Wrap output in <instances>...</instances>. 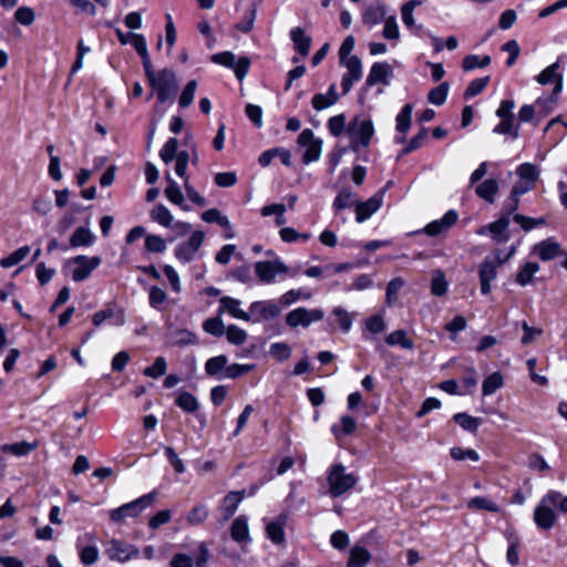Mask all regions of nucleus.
<instances>
[{
    "label": "nucleus",
    "mask_w": 567,
    "mask_h": 567,
    "mask_svg": "<svg viewBox=\"0 0 567 567\" xmlns=\"http://www.w3.org/2000/svg\"><path fill=\"white\" fill-rule=\"evenodd\" d=\"M172 343L174 346H187L197 343V337L195 333L187 329H178L174 331L171 336Z\"/></svg>",
    "instance_id": "nucleus-43"
},
{
    "label": "nucleus",
    "mask_w": 567,
    "mask_h": 567,
    "mask_svg": "<svg viewBox=\"0 0 567 567\" xmlns=\"http://www.w3.org/2000/svg\"><path fill=\"white\" fill-rule=\"evenodd\" d=\"M166 300H167V295L162 288H159L157 286H152L150 288L148 302L153 309L161 310L163 308V305L166 302Z\"/></svg>",
    "instance_id": "nucleus-50"
},
{
    "label": "nucleus",
    "mask_w": 567,
    "mask_h": 567,
    "mask_svg": "<svg viewBox=\"0 0 567 567\" xmlns=\"http://www.w3.org/2000/svg\"><path fill=\"white\" fill-rule=\"evenodd\" d=\"M539 271V265L536 262H526L524 264L517 272L516 282L525 287L533 281V277L536 272Z\"/></svg>",
    "instance_id": "nucleus-34"
},
{
    "label": "nucleus",
    "mask_w": 567,
    "mask_h": 567,
    "mask_svg": "<svg viewBox=\"0 0 567 567\" xmlns=\"http://www.w3.org/2000/svg\"><path fill=\"white\" fill-rule=\"evenodd\" d=\"M509 219L508 216H499V218L488 225L482 226L476 230V234L480 236H484L487 233L491 235V238L496 244H503L509 240Z\"/></svg>",
    "instance_id": "nucleus-14"
},
{
    "label": "nucleus",
    "mask_w": 567,
    "mask_h": 567,
    "mask_svg": "<svg viewBox=\"0 0 567 567\" xmlns=\"http://www.w3.org/2000/svg\"><path fill=\"white\" fill-rule=\"evenodd\" d=\"M555 508L567 514V495L549 489L534 509V522L538 528L549 530L555 526L558 518Z\"/></svg>",
    "instance_id": "nucleus-1"
},
{
    "label": "nucleus",
    "mask_w": 567,
    "mask_h": 567,
    "mask_svg": "<svg viewBox=\"0 0 567 567\" xmlns=\"http://www.w3.org/2000/svg\"><path fill=\"white\" fill-rule=\"evenodd\" d=\"M131 44L134 47L136 52L142 58L144 70L150 69V65H152V61L148 54L147 43L144 35L135 33L134 35H132Z\"/></svg>",
    "instance_id": "nucleus-33"
},
{
    "label": "nucleus",
    "mask_w": 567,
    "mask_h": 567,
    "mask_svg": "<svg viewBox=\"0 0 567 567\" xmlns=\"http://www.w3.org/2000/svg\"><path fill=\"white\" fill-rule=\"evenodd\" d=\"M104 553L110 560L126 563L140 556V549L122 539L112 538L104 544Z\"/></svg>",
    "instance_id": "nucleus-8"
},
{
    "label": "nucleus",
    "mask_w": 567,
    "mask_h": 567,
    "mask_svg": "<svg viewBox=\"0 0 567 567\" xmlns=\"http://www.w3.org/2000/svg\"><path fill=\"white\" fill-rule=\"evenodd\" d=\"M385 341L389 346H400L406 350H411L414 347L413 341L408 338L406 332L404 330H396L391 332L385 338Z\"/></svg>",
    "instance_id": "nucleus-39"
},
{
    "label": "nucleus",
    "mask_w": 567,
    "mask_h": 567,
    "mask_svg": "<svg viewBox=\"0 0 567 567\" xmlns=\"http://www.w3.org/2000/svg\"><path fill=\"white\" fill-rule=\"evenodd\" d=\"M78 550H79L80 559H81L82 564H84V565H87V566L93 565L99 559V556H100L99 549L94 545H90V546L78 545Z\"/></svg>",
    "instance_id": "nucleus-55"
},
{
    "label": "nucleus",
    "mask_w": 567,
    "mask_h": 567,
    "mask_svg": "<svg viewBox=\"0 0 567 567\" xmlns=\"http://www.w3.org/2000/svg\"><path fill=\"white\" fill-rule=\"evenodd\" d=\"M167 362L164 357H157L153 363V365L144 369L143 373L146 377L157 379L166 373Z\"/></svg>",
    "instance_id": "nucleus-57"
},
{
    "label": "nucleus",
    "mask_w": 567,
    "mask_h": 567,
    "mask_svg": "<svg viewBox=\"0 0 567 567\" xmlns=\"http://www.w3.org/2000/svg\"><path fill=\"white\" fill-rule=\"evenodd\" d=\"M489 63H491L489 55H484V56L480 58L476 54H470L463 59L462 66L465 71H472L476 68H485V66L489 65Z\"/></svg>",
    "instance_id": "nucleus-49"
},
{
    "label": "nucleus",
    "mask_w": 567,
    "mask_h": 567,
    "mask_svg": "<svg viewBox=\"0 0 567 567\" xmlns=\"http://www.w3.org/2000/svg\"><path fill=\"white\" fill-rule=\"evenodd\" d=\"M166 181L167 186L164 190L166 198L172 204L179 206L183 210H189L190 208L185 205V198L179 185L172 178L169 173H166Z\"/></svg>",
    "instance_id": "nucleus-25"
},
{
    "label": "nucleus",
    "mask_w": 567,
    "mask_h": 567,
    "mask_svg": "<svg viewBox=\"0 0 567 567\" xmlns=\"http://www.w3.org/2000/svg\"><path fill=\"white\" fill-rule=\"evenodd\" d=\"M382 35L388 40H399L400 30L394 16H391L384 20Z\"/></svg>",
    "instance_id": "nucleus-64"
},
{
    "label": "nucleus",
    "mask_w": 567,
    "mask_h": 567,
    "mask_svg": "<svg viewBox=\"0 0 567 567\" xmlns=\"http://www.w3.org/2000/svg\"><path fill=\"white\" fill-rule=\"evenodd\" d=\"M228 359L225 354L216 355L208 359L205 363V371L209 375L218 377L223 374Z\"/></svg>",
    "instance_id": "nucleus-35"
},
{
    "label": "nucleus",
    "mask_w": 567,
    "mask_h": 567,
    "mask_svg": "<svg viewBox=\"0 0 567 567\" xmlns=\"http://www.w3.org/2000/svg\"><path fill=\"white\" fill-rule=\"evenodd\" d=\"M385 189L381 188L365 202L355 203V220L363 223L375 214L382 206Z\"/></svg>",
    "instance_id": "nucleus-15"
},
{
    "label": "nucleus",
    "mask_w": 567,
    "mask_h": 567,
    "mask_svg": "<svg viewBox=\"0 0 567 567\" xmlns=\"http://www.w3.org/2000/svg\"><path fill=\"white\" fill-rule=\"evenodd\" d=\"M357 430V422L350 415H342L338 423L332 424L331 432L336 439H340L344 435H351Z\"/></svg>",
    "instance_id": "nucleus-28"
},
{
    "label": "nucleus",
    "mask_w": 567,
    "mask_h": 567,
    "mask_svg": "<svg viewBox=\"0 0 567 567\" xmlns=\"http://www.w3.org/2000/svg\"><path fill=\"white\" fill-rule=\"evenodd\" d=\"M144 71L150 85L156 92L159 103H165L175 97L178 89V81L173 70L165 68L155 72L152 64L150 65V69H145Z\"/></svg>",
    "instance_id": "nucleus-3"
},
{
    "label": "nucleus",
    "mask_w": 567,
    "mask_h": 567,
    "mask_svg": "<svg viewBox=\"0 0 567 567\" xmlns=\"http://www.w3.org/2000/svg\"><path fill=\"white\" fill-rule=\"evenodd\" d=\"M503 383H504L503 375L499 372L492 373L483 382V385H482L483 395H492L499 388H502Z\"/></svg>",
    "instance_id": "nucleus-45"
},
{
    "label": "nucleus",
    "mask_w": 567,
    "mask_h": 567,
    "mask_svg": "<svg viewBox=\"0 0 567 567\" xmlns=\"http://www.w3.org/2000/svg\"><path fill=\"white\" fill-rule=\"evenodd\" d=\"M254 269L259 281L265 285L274 284L277 276L287 275L289 277H296L300 271V267L291 269L279 258L257 261L254 265Z\"/></svg>",
    "instance_id": "nucleus-5"
},
{
    "label": "nucleus",
    "mask_w": 567,
    "mask_h": 567,
    "mask_svg": "<svg viewBox=\"0 0 567 567\" xmlns=\"http://www.w3.org/2000/svg\"><path fill=\"white\" fill-rule=\"evenodd\" d=\"M355 203V194H353L350 190L343 189L336 196L332 206L334 210L339 212L350 207Z\"/></svg>",
    "instance_id": "nucleus-51"
},
{
    "label": "nucleus",
    "mask_w": 567,
    "mask_h": 567,
    "mask_svg": "<svg viewBox=\"0 0 567 567\" xmlns=\"http://www.w3.org/2000/svg\"><path fill=\"white\" fill-rule=\"evenodd\" d=\"M71 262L74 266L72 270V279L79 282L90 277L92 271L101 265V258L97 256L86 257L81 255L74 257Z\"/></svg>",
    "instance_id": "nucleus-17"
},
{
    "label": "nucleus",
    "mask_w": 567,
    "mask_h": 567,
    "mask_svg": "<svg viewBox=\"0 0 567 567\" xmlns=\"http://www.w3.org/2000/svg\"><path fill=\"white\" fill-rule=\"evenodd\" d=\"M290 38L295 44L296 50L302 56H307L310 51L311 39L305 34V31L301 28H293L290 31Z\"/></svg>",
    "instance_id": "nucleus-29"
},
{
    "label": "nucleus",
    "mask_w": 567,
    "mask_h": 567,
    "mask_svg": "<svg viewBox=\"0 0 567 567\" xmlns=\"http://www.w3.org/2000/svg\"><path fill=\"white\" fill-rule=\"evenodd\" d=\"M385 19V9L383 6L368 8L362 17L363 22L369 27H374Z\"/></svg>",
    "instance_id": "nucleus-36"
},
{
    "label": "nucleus",
    "mask_w": 567,
    "mask_h": 567,
    "mask_svg": "<svg viewBox=\"0 0 567 567\" xmlns=\"http://www.w3.org/2000/svg\"><path fill=\"white\" fill-rule=\"evenodd\" d=\"M517 174L522 179H524L525 183H530V185H534L538 177L537 167L530 163H524L519 165L517 168Z\"/></svg>",
    "instance_id": "nucleus-58"
},
{
    "label": "nucleus",
    "mask_w": 567,
    "mask_h": 567,
    "mask_svg": "<svg viewBox=\"0 0 567 567\" xmlns=\"http://www.w3.org/2000/svg\"><path fill=\"white\" fill-rule=\"evenodd\" d=\"M453 419L462 429L468 432H475L482 424V420L480 417H474L462 412L456 413Z\"/></svg>",
    "instance_id": "nucleus-40"
},
{
    "label": "nucleus",
    "mask_w": 567,
    "mask_h": 567,
    "mask_svg": "<svg viewBox=\"0 0 567 567\" xmlns=\"http://www.w3.org/2000/svg\"><path fill=\"white\" fill-rule=\"evenodd\" d=\"M457 219H458L457 212L454 209H450L444 214V216L442 218L429 223L424 227L423 231L427 236H432V237L441 235L443 233H446L449 229H451L456 224Z\"/></svg>",
    "instance_id": "nucleus-18"
},
{
    "label": "nucleus",
    "mask_w": 567,
    "mask_h": 567,
    "mask_svg": "<svg viewBox=\"0 0 567 567\" xmlns=\"http://www.w3.org/2000/svg\"><path fill=\"white\" fill-rule=\"evenodd\" d=\"M412 111L413 107L411 104H406L402 107L400 113L396 115V131L400 134H405L410 126H411V120H412Z\"/></svg>",
    "instance_id": "nucleus-38"
},
{
    "label": "nucleus",
    "mask_w": 567,
    "mask_h": 567,
    "mask_svg": "<svg viewBox=\"0 0 567 567\" xmlns=\"http://www.w3.org/2000/svg\"><path fill=\"white\" fill-rule=\"evenodd\" d=\"M202 219L206 223H217L221 227L229 226V219L227 216L221 215L217 208L207 209L202 214Z\"/></svg>",
    "instance_id": "nucleus-60"
},
{
    "label": "nucleus",
    "mask_w": 567,
    "mask_h": 567,
    "mask_svg": "<svg viewBox=\"0 0 567 567\" xmlns=\"http://www.w3.org/2000/svg\"><path fill=\"white\" fill-rule=\"evenodd\" d=\"M447 290L449 282L445 274L440 269L434 270L431 279V293L435 297H443L447 293Z\"/></svg>",
    "instance_id": "nucleus-31"
},
{
    "label": "nucleus",
    "mask_w": 567,
    "mask_h": 567,
    "mask_svg": "<svg viewBox=\"0 0 567 567\" xmlns=\"http://www.w3.org/2000/svg\"><path fill=\"white\" fill-rule=\"evenodd\" d=\"M298 144L305 148V153L302 155V162L305 164H310L320 158L322 152V141L315 137L312 130H303L298 136Z\"/></svg>",
    "instance_id": "nucleus-11"
},
{
    "label": "nucleus",
    "mask_w": 567,
    "mask_h": 567,
    "mask_svg": "<svg viewBox=\"0 0 567 567\" xmlns=\"http://www.w3.org/2000/svg\"><path fill=\"white\" fill-rule=\"evenodd\" d=\"M497 266L489 260V257H486L478 269V277L481 284V292L483 295H488L492 290L491 282L497 276Z\"/></svg>",
    "instance_id": "nucleus-20"
},
{
    "label": "nucleus",
    "mask_w": 567,
    "mask_h": 567,
    "mask_svg": "<svg viewBox=\"0 0 567 567\" xmlns=\"http://www.w3.org/2000/svg\"><path fill=\"white\" fill-rule=\"evenodd\" d=\"M391 66L386 62H375L370 69L365 84L374 86L378 83L388 84V78L391 74Z\"/></svg>",
    "instance_id": "nucleus-23"
},
{
    "label": "nucleus",
    "mask_w": 567,
    "mask_h": 567,
    "mask_svg": "<svg viewBox=\"0 0 567 567\" xmlns=\"http://www.w3.org/2000/svg\"><path fill=\"white\" fill-rule=\"evenodd\" d=\"M178 141L175 137L168 138L159 151V157L165 164H169L176 156Z\"/></svg>",
    "instance_id": "nucleus-47"
},
{
    "label": "nucleus",
    "mask_w": 567,
    "mask_h": 567,
    "mask_svg": "<svg viewBox=\"0 0 567 567\" xmlns=\"http://www.w3.org/2000/svg\"><path fill=\"white\" fill-rule=\"evenodd\" d=\"M30 252L29 246H22L0 261L3 268H10L22 261Z\"/></svg>",
    "instance_id": "nucleus-52"
},
{
    "label": "nucleus",
    "mask_w": 567,
    "mask_h": 567,
    "mask_svg": "<svg viewBox=\"0 0 567 567\" xmlns=\"http://www.w3.org/2000/svg\"><path fill=\"white\" fill-rule=\"evenodd\" d=\"M205 234L200 230L194 231L187 241L178 244L174 249L176 259L183 264L195 260L204 243Z\"/></svg>",
    "instance_id": "nucleus-9"
},
{
    "label": "nucleus",
    "mask_w": 567,
    "mask_h": 567,
    "mask_svg": "<svg viewBox=\"0 0 567 567\" xmlns=\"http://www.w3.org/2000/svg\"><path fill=\"white\" fill-rule=\"evenodd\" d=\"M145 248L151 252H164L167 248L165 239L158 235H147L145 238Z\"/></svg>",
    "instance_id": "nucleus-63"
},
{
    "label": "nucleus",
    "mask_w": 567,
    "mask_h": 567,
    "mask_svg": "<svg viewBox=\"0 0 567 567\" xmlns=\"http://www.w3.org/2000/svg\"><path fill=\"white\" fill-rule=\"evenodd\" d=\"M203 330L214 337H221L226 331L221 315L217 312L216 317L206 319L203 323Z\"/></svg>",
    "instance_id": "nucleus-37"
},
{
    "label": "nucleus",
    "mask_w": 567,
    "mask_h": 567,
    "mask_svg": "<svg viewBox=\"0 0 567 567\" xmlns=\"http://www.w3.org/2000/svg\"><path fill=\"white\" fill-rule=\"evenodd\" d=\"M176 405L187 413H194L198 410L197 399L189 392H182L176 401Z\"/></svg>",
    "instance_id": "nucleus-44"
},
{
    "label": "nucleus",
    "mask_w": 567,
    "mask_h": 567,
    "mask_svg": "<svg viewBox=\"0 0 567 567\" xmlns=\"http://www.w3.org/2000/svg\"><path fill=\"white\" fill-rule=\"evenodd\" d=\"M467 507L471 509H482L492 513L499 512V506L492 499L484 496H476L467 502Z\"/></svg>",
    "instance_id": "nucleus-42"
},
{
    "label": "nucleus",
    "mask_w": 567,
    "mask_h": 567,
    "mask_svg": "<svg viewBox=\"0 0 567 567\" xmlns=\"http://www.w3.org/2000/svg\"><path fill=\"white\" fill-rule=\"evenodd\" d=\"M150 216L153 221L165 228H173L177 230L181 235H185L190 229V224L186 221L177 220L175 221L172 212L163 204H156L150 212Z\"/></svg>",
    "instance_id": "nucleus-10"
},
{
    "label": "nucleus",
    "mask_w": 567,
    "mask_h": 567,
    "mask_svg": "<svg viewBox=\"0 0 567 567\" xmlns=\"http://www.w3.org/2000/svg\"><path fill=\"white\" fill-rule=\"evenodd\" d=\"M225 333H226L227 341L235 346L244 344L248 338L247 332L236 324L228 326L226 328Z\"/></svg>",
    "instance_id": "nucleus-46"
},
{
    "label": "nucleus",
    "mask_w": 567,
    "mask_h": 567,
    "mask_svg": "<svg viewBox=\"0 0 567 567\" xmlns=\"http://www.w3.org/2000/svg\"><path fill=\"white\" fill-rule=\"evenodd\" d=\"M254 369L251 364H239L234 363L230 365H226L223 374L219 375V379H236Z\"/></svg>",
    "instance_id": "nucleus-56"
},
{
    "label": "nucleus",
    "mask_w": 567,
    "mask_h": 567,
    "mask_svg": "<svg viewBox=\"0 0 567 567\" xmlns=\"http://www.w3.org/2000/svg\"><path fill=\"white\" fill-rule=\"evenodd\" d=\"M208 517V509L204 504L194 506L188 513L187 520L190 525H199Z\"/></svg>",
    "instance_id": "nucleus-59"
},
{
    "label": "nucleus",
    "mask_w": 567,
    "mask_h": 567,
    "mask_svg": "<svg viewBox=\"0 0 567 567\" xmlns=\"http://www.w3.org/2000/svg\"><path fill=\"white\" fill-rule=\"evenodd\" d=\"M346 115L344 114H338L329 118L328 121V130L331 135L333 136H340L347 128H346Z\"/></svg>",
    "instance_id": "nucleus-62"
},
{
    "label": "nucleus",
    "mask_w": 567,
    "mask_h": 567,
    "mask_svg": "<svg viewBox=\"0 0 567 567\" xmlns=\"http://www.w3.org/2000/svg\"><path fill=\"white\" fill-rule=\"evenodd\" d=\"M94 239H95V237L89 228L79 227L75 229V231L71 236L70 245L73 248L89 247V246L93 245Z\"/></svg>",
    "instance_id": "nucleus-30"
},
{
    "label": "nucleus",
    "mask_w": 567,
    "mask_h": 567,
    "mask_svg": "<svg viewBox=\"0 0 567 567\" xmlns=\"http://www.w3.org/2000/svg\"><path fill=\"white\" fill-rule=\"evenodd\" d=\"M347 133L353 151H358L359 147H368L374 135L373 122L370 118L355 116L348 124Z\"/></svg>",
    "instance_id": "nucleus-6"
},
{
    "label": "nucleus",
    "mask_w": 567,
    "mask_h": 567,
    "mask_svg": "<svg viewBox=\"0 0 567 567\" xmlns=\"http://www.w3.org/2000/svg\"><path fill=\"white\" fill-rule=\"evenodd\" d=\"M231 538L241 544L243 546L249 544L251 538L249 536L248 519L246 516H238L230 527Z\"/></svg>",
    "instance_id": "nucleus-24"
},
{
    "label": "nucleus",
    "mask_w": 567,
    "mask_h": 567,
    "mask_svg": "<svg viewBox=\"0 0 567 567\" xmlns=\"http://www.w3.org/2000/svg\"><path fill=\"white\" fill-rule=\"evenodd\" d=\"M535 80L540 85L554 84L553 95L549 99H538L536 101V105L544 109L545 114H548L554 109V105L558 100V95L563 90L564 72L560 64V58H558L556 62L545 68L538 75L535 76Z\"/></svg>",
    "instance_id": "nucleus-2"
},
{
    "label": "nucleus",
    "mask_w": 567,
    "mask_h": 567,
    "mask_svg": "<svg viewBox=\"0 0 567 567\" xmlns=\"http://www.w3.org/2000/svg\"><path fill=\"white\" fill-rule=\"evenodd\" d=\"M249 313L254 316V321H269L277 318L281 313V308L276 300L254 301L249 306Z\"/></svg>",
    "instance_id": "nucleus-16"
},
{
    "label": "nucleus",
    "mask_w": 567,
    "mask_h": 567,
    "mask_svg": "<svg viewBox=\"0 0 567 567\" xmlns=\"http://www.w3.org/2000/svg\"><path fill=\"white\" fill-rule=\"evenodd\" d=\"M0 449L4 453H11L16 456H23L34 450L35 445L27 442H19L13 444H3Z\"/></svg>",
    "instance_id": "nucleus-54"
},
{
    "label": "nucleus",
    "mask_w": 567,
    "mask_h": 567,
    "mask_svg": "<svg viewBox=\"0 0 567 567\" xmlns=\"http://www.w3.org/2000/svg\"><path fill=\"white\" fill-rule=\"evenodd\" d=\"M371 560L369 550L362 546H354L350 551L347 567H365Z\"/></svg>",
    "instance_id": "nucleus-32"
},
{
    "label": "nucleus",
    "mask_w": 567,
    "mask_h": 567,
    "mask_svg": "<svg viewBox=\"0 0 567 567\" xmlns=\"http://www.w3.org/2000/svg\"><path fill=\"white\" fill-rule=\"evenodd\" d=\"M498 193V183L493 178H487L475 188V194L489 204L495 202L496 194Z\"/></svg>",
    "instance_id": "nucleus-27"
},
{
    "label": "nucleus",
    "mask_w": 567,
    "mask_h": 567,
    "mask_svg": "<svg viewBox=\"0 0 567 567\" xmlns=\"http://www.w3.org/2000/svg\"><path fill=\"white\" fill-rule=\"evenodd\" d=\"M339 99L337 85L333 83L329 86L327 93L315 94L311 99V105L316 111H323L334 105Z\"/></svg>",
    "instance_id": "nucleus-22"
},
{
    "label": "nucleus",
    "mask_w": 567,
    "mask_h": 567,
    "mask_svg": "<svg viewBox=\"0 0 567 567\" xmlns=\"http://www.w3.org/2000/svg\"><path fill=\"white\" fill-rule=\"evenodd\" d=\"M267 537L275 544H281L285 540V530L282 522H270L266 526Z\"/></svg>",
    "instance_id": "nucleus-48"
},
{
    "label": "nucleus",
    "mask_w": 567,
    "mask_h": 567,
    "mask_svg": "<svg viewBox=\"0 0 567 567\" xmlns=\"http://www.w3.org/2000/svg\"><path fill=\"white\" fill-rule=\"evenodd\" d=\"M493 132L503 135L509 134L514 138L518 137V126H514V117L501 118V123L494 127Z\"/></svg>",
    "instance_id": "nucleus-61"
},
{
    "label": "nucleus",
    "mask_w": 567,
    "mask_h": 567,
    "mask_svg": "<svg viewBox=\"0 0 567 567\" xmlns=\"http://www.w3.org/2000/svg\"><path fill=\"white\" fill-rule=\"evenodd\" d=\"M327 482L329 494L332 497H339L355 486L358 477L353 473L347 472L344 465L334 464L329 468Z\"/></svg>",
    "instance_id": "nucleus-4"
},
{
    "label": "nucleus",
    "mask_w": 567,
    "mask_h": 567,
    "mask_svg": "<svg viewBox=\"0 0 567 567\" xmlns=\"http://www.w3.org/2000/svg\"><path fill=\"white\" fill-rule=\"evenodd\" d=\"M155 492L142 495L141 497L123 504L122 506L110 511V518L114 523H123L126 518H136L140 514L150 507L156 499Z\"/></svg>",
    "instance_id": "nucleus-7"
},
{
    "label": "nucleus",
    "mask_w": 567,
    "mask_h": 567,
    "mask_svg": "<svg viewBox=\"0 0 567 567\" xmlns=\"http://www.w3.org/2000/svg\"><path fill=\"white\" fill-rule=\"evenodd\" d=\"M240 306H241L240 300L233 298V297L225 296L219 299V307L217 309V312L219 315L227 312L235 319H239L243 321H250L251 320L250 313L243 310Z\"/></svg>",
    "instance_id": "nucleus-19"
},
{
    "label": "nucleus",
    "mask_w": 567,
    "mask_h": 567,
    "mask_svg": "<svg viewBox=\"0 0 567 567\" xmlns=\"http://www.w3.org/2000/svg\"><path fill=\"white\" fill-rule=\"evenodd\" d=\"M421 3L422 2L420 0H411L402 6L401 17H402L403 23L408 28H413L415 25L413 12L416 7L421 6Z\"/></svg>",
    "instance_id": "nucleus-53"
},
{
    "label": "nucleus",
    "mask_w": 567,
    "mask_h": 567,
    "mask_svg": "<svg viewBox=\"0 0 567 567\" xmlns=\"http://www.w3.org/2000/svg\"><path fill=\"white\" fill-rule=\"evenodd\" d=\"M245 497V491H240V492H229L224 501H223V505H221V511H223V514H224V518L225 519H228L230 518L235 512L237 511L239 504L241 503V501L244 499Z\"/></svg>",
    "instance_id": "nucleus-26"
},
{
    "label": "nucleus",
    "mask_w": 567,
    "mask_h": 567,
    "mask_svg": "<svg viewBox=\"0 0 567 567\" xmlns=\"http://www.w3.org/2000/svg\"><path fill=\"white\" fill-rule=\"evenodd\" d=\"M323 317L324 312L320 309H307L305 307H299L287 313L286 323L290 328H297L300 326L307 328L311 323L322 320Z\"/></svg>",
    "instance_id": "nucleus-12"
},
{
    "label": "nucleus",
    "mask_w": 567,
    "mask_h": 567,
    "mask_svg": "<svg viewBox=\"0 0 567 567\" xmlns=\"http://www.w3.org/2000/svg\"><path fill=\"white\" fill-rule=\"evenodd\" d=\"M340 62L347 69L341 80L342 94L346 95L351 91L353 84L361 80L362 62L357 55Z\"/></svg>",
    "instance_id": "nucleus-13"
},
{
    "label": "nucleus",
    "mask_w": 567,
    "mask_h": 567,
    "mask_svg": "<svg viewBox=\"0 0 567 567\" xmlns=\"http://www.w3.org/2000/svg\"><path fill=\"white\" fill-rule=\"evenodd\" d=\"M450 91L447 82H443L429 92L427 100L433 105H443Z\"/></svg>",
    "instance_id": "nucleus-41"
},
{
    "label": "nucleus",
    "mask_w": 567,
    "mask_h": 567,
    "mask_svg": "<svg viewBox=\"0 0 567 567\" xmlns=\"http://www.w3.org/2000/svg\"><path fill=\"white\" fill-rule=\"evenodd\" d=\"M533 252L543 261L555 259L560 254V245L554 238H547L533 247Z\"/></svg>",
    "instance_id": "nucleus-21"
}]
</instances>
